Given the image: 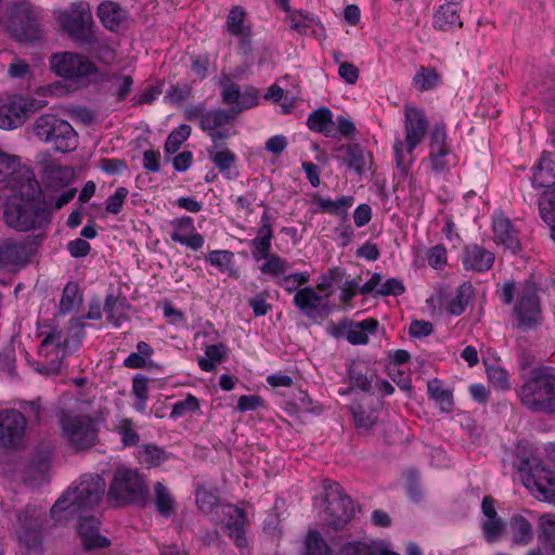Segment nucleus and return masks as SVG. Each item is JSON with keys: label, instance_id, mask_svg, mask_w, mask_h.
Segmentation results:
<instances>
[{"label": "nucleus", "instance_id": "obj_1", "mask_svg": "<svg viewBox=\"0 0 555 555\" xmlns=\"http://www.w3.org/2000/svg\"><path fill=\"white\" fill-rule=\"evenodd\" d=\"M105 490V482L99 475H85L69 487L51 507V517L62 522L78 512L99 504Z\"/></svg>", "mask_w": 555, "mask_h": 555}, {"label": "nucleus", "instance_id": "obj_2", "mask_svg": "<svg viewBox=\"0 0 555 555\" xmlns=\"http://www.w3.org/2000/svg\"><path fill=\"white\" fill-rule=\"evenodd\" d=\"M516 456L525 487L535 499L555 505V473L543 465L531 447L518 444Z\"/></svg>", "mask_w": 555, "mask_h": 555}, {"label": "nucleus", "instance_id": "obj_3", "mask_svg": "<svg viewBox=\"0 0 555 555\" xmlns=\"http://www.w3.org/2000/svg\"><path fill=\"white\" fill-rule=\"evenodd\" d=\"M496 293L503 304L513 305V314L518 327L528 330L539 323L540 298L533 283L518 285L514 281H505Z\"/></svg>", "mask_w": 555, "mask_h": 555}, {"label": "nucleus", "instance_id": "obj_4", "mask_svg": "<svg viewBox=\"0 0 555 555\" xmlns=\"http://www.w3.org/2000/svg\"><path fill=\"white\" fill-rule=\"evenodd\" d=\"M428 120L424 111L411 105L404 106V141L397 138L393 143V153L397 168L406 176L415 162L414 150L420 145L427 131Z\"/></svg>", "mask_w": 555, "mask_h": 555}, {"label": "nucleus", "instance_id": "obj_5", "mask_svg": "<svg viewBox=\"0 0 555 555\" xmlns=\"http://www.w3.org/2000/svg\"><path fill=\"white\" fill-rule=\"evenodd\" d=\"M521 403L533 412H555V374L550 369L533 372L519 389Z\"/></svg>", "mask_w": 555, "mask_h": 555}, {"label": "nucleus", "instance_id": "obj_6", "mask_svg": "<svg viewBox=\"0 0 555 555\" xmlns=\"http://www.w3.org/2000/svg\"><path fill=\"white\" fill-rule=\"evenodd\" d=\"M59 423L62 438L76 451L88 450L96 443V424L82 411H62L59 415Z\"/></svg>", "mask_w": 555, "mask_h": 555}, {"label": "nucleus", "instance_id": "obj_7", "mask_svg": "<svg viewBox=\"0 0 555 555\" xmlns=\"http://www.w3.org/2000/svg\"><path fill=\"white\" fill-rule=\"evenodd\" d=\"M34 133L62 153H68L78 146L77 133L73 126L51 114L41 115L36 119Z\"/></svg>", "mask_w": 555, "mask_h": 555}, {"label": "nucleus", "instance_id": "obj_8", "mask_svg": "<svg viewBox=\"0 0 555 555\" xmlns=\"http://www.w3.org/2000/svg\"><path fill=\"white\" fill-rule=\"evenodd\" d=\"M107 494L118 504L139 503L145 500L147 486L138 469L119 466L114 473Z\"/></svg>", "mask_w": 555, "mask_h": 555}, {"label": "nucleus", "instance_id": "obj_9", "mask_svg": "<svg viewBox=\"0 0 555 555\" xmlns=\"http://www.w3.org/2000/svg\"><path fill=\"white\" fill-rule=\"evenodd\" d=\"M306 555H400L387 548L384 542H351L343 546L328 545L317 531H310L306 541Z\"/></svg>", "mask_w": 555, "mask_h": 555}, {"label": "nucleus", "instance_id": "obj_10", "mask_svg": "<svg viewBox=\"0 0 555 555\" xmlns=\"http://www.w3.org/2000/svg\"><path fill=\"white\" fill-rule=\"evenodd\" d=\"M7 224L18 231L38 229L49 222V210L39 202H24L23 198H9L4 208Z\"/></svg>", "mask_w": 555, "mask_h": 555}, {"label": "nucleus", "instance_id": "obj_11", "mask_svg": "<svg viewBox=\"0 0 555 555\" xmlns=\"http://www.w3.org/2000/svg\"><path fill=\"white\" fill-rule=\"evenodd\" d=\"M324 491L325 507L320 513V518L330 527L343 528L353 516V502L337 482L326 480Z\"/></svg>", "mask_w": 555, "mask_h": 555}, {"label": "nucleus", "instance_id": "obj_12", "mask_svg": "<svg viewBox=\"0 0 555 555\" xmlns=\"http://www.w3.org/2000/svg\"><path fill=\"white\" fill-rule=\"evenodd\" d=\"M60 26L75 40L90 42L92 15L86 2L73 3L68 10L55 12Z\"/></svg>", "mask_w": 555, "mask_h": 555}, {"label": "nucleus", "instance_id": "obj_13", "mask_svg": "<svg viewBox=\"0 0 555 555\" xmlns=\"http://www.w3.org/2000/svg\"><path fill=\"white\" fill-rule=\"evenodd\" d=\"M53 73L75 82H81L96 73V66L86 56L74 52H57L50 59Z\"/></svg>", "mask_w": 555, "mask_h": 555}, {"label": "nucleus", "instance_id": "obj_14", "mask_svg": "<svg viewBox=\"0 0 555 555\" xmlns=\"http://www.w3.org/2000/svg\"><path fill=\"white\" fill-rule=\"evenodd\" d=\"M44 103L20 94L10 96L0 105V129L12 130L21 127L28 114L42 108Z\"/></svg>", "mask_w": 555, "mask_h": 555}, {"label": "nucleus", "instance_id": "obj_15", "mask_svg": "<svg viewBox=\"0 0 555 555\" xmlns=\"http://www.w3.org/2000/svg\"><path fill=\"white\" fill-rule=\"evenodd\" d=\"M211 520L224 526L230 539L233 540L237 547L244 548L247 546V539L244 532L246 522L244 509L236 505L223 504L219 511H216V516Z\"/></svg>", "mask_w": 555, "mask_h": 555}, {"label": "nucleus", "instance_id": "obj_16", "mask_svg": "<svg viewBox=\"0 0 555 555\" xmlns=\"http://www.w3.org/2000/svg\"><path fill=\"white\" fill-rule=\"evenodd\" d=\"M451 147L447 143L443 125H436L430 132L428 164L435 172H443L450 168Z\"/></svg>", "mask_w": 555, "mask_h": 555}, {"label": "nucleus", "instance_id": "obj_17", "mask_svg": "<svg viewBox=\"0 0 555 555\" xmlns=\"http://www.w3.org/2000/svg\"><path fill=\"white\" fill-rule=\"evenodd\" d=\"M25 434V416L16 410L0 412V447L18 446Z\"/></svg>", "mask_w": 555, "mask_h": 555}, {"label": "nucleus", "instance_id": "obj_18", "mask_svg": "<svg viewBox=\"0 0 555 555\" xmlns=\"http://www.w3.org/2000/svg\"><path fill=\"white\" fill-rule=\"evenodd\" d=\"M16 534L21 542L34 546L39 542L42 526V512L36 507H27L17 514Z\"/></svg>", "mask_w": 555, "mask_h": 555}, {"label": "nucleus", "instance_id": "obj_19", "mask_svg": "<svg viewBox=\"0 0 555 555\" xmlns=\"http://www.w3.org/2000/svg\"><path fill=\"white\" fill-rule=\"evenodd\" d=\"M66 338L62 331L52 330L41 341L39 354L51 358V363L46 367L47 374H55L61 370L62 360L65 357Z\"/></svg>", "mask_w": 555, "mask_h": 555}, {"label": "nucleus", "instance_id": "obj_20", "mask_svg": "<svg viewBox=\"0 0 555 555\" xmlns=\"http://www.w3.org/2000/svg\"><path fill=\"white\" fill-rule=\"evenodd\" d=\"M170 227L172 228L170 238L173 242L184 245L192 250H198L204 246L205 240L202 234L196 232L192 217L176 218L170 221Z\"/></svg>", "mask_w": 555, "mask_h": 555}, {"label": "nucleus", "instance_id": "obj_21", "mask_svg": "<svg viewBox=\"0 0 555 555\" xmlns=\"http://www.w3.org/2000/svg\"><path fill=\"white\" fill-rule=\"evenodd\" d=\"M493 238L498 245L503 246L505 250L516 254L520 250V241L518 232L512 223V220L503 214H495L492 220Z\"/></svg>", "mask_w": 555, "mask_h": 555}, {"label": "nucleus", "instance_id": "obj_22", "mask_svg": "<svg viewBox=\"0 0 555 555\" xmlns=\"http://www.w3.org/2000/svg\"><path fill=\"white\" fill-rule=\"evenodd\" d=\"M377 326L378 322L375 319L369 318L361 322L341 323L332 334L335 337L344 334L351 345H365L369 341V336L376 332Z\"/></svg>", "mask_w": 555, "mask_h": 555}, {"label": "nucleus", "instance_id": "obj_23", "mask_svg": "<svg viewBox=\"0 0 555 555\" xmlns=\"http://www.w3.org/2000/svg\"><path fill=\"white\" fill-rule=\"evenodd\" d=\"M42 181L47 189L57 191L69 185L75 178V171L69 166H61L54 160L47 159L41 164Z\"/></svg>", "mask_w": 555, "mask_h": 555}, {"label": "nucleus", "instance_id": "obj_24", "mask_svg": "<svg viewBox=\"0 0 555 555\" xmlns=\"http://www.w3.org/2000/svg\"><path fill=\"white\" fill-rule=\"evenodd\" d=\"M99 525V519L93 516L83 517L79 520L78 533L87 551L103 548L109 545L108 539L100 534Z\"/></svg>", "mask_w": 555, "mask_h": 555}, {"label": "nucleus", "instance_id": "obj_25", "mask_svg": "<svg viewBox=\"0 0 555 555\" xmlns=\"http://www.w3.org/2000/svg\"><path fill=\"white\" fill-rule=\"evenodd\" d=\"M494 262V254L477 244L464 248L462 263L466 270L483 272L489 270Z\"/></svg>", "mask_w": 555, "mask_h": 555}, {"label": "nucleus", "instance_id": "obj_26", "mask_svg": "<svg viewBox=\"0 0 555 555\" xmlns=\"http://www.w3.org/2000/svg\"><path fill=\"white\" fill-rule=\"evenodd\" d=\"M208 157L215 167L225 179H233L237 176L233 169L236 163L235 154L223 144H212L207 149Z\"/></svg>", "mask_w": 555, "mask_h": 555}, {"label": "nucleus", "instance_id": "obj_27", "mask_svg": "<svg viewBox=\"0 0 555 555\" xmlns=\"http://www.w3.org/2000/svg\"><path fill=\"white\" fill-rule=\"evenodd\" d=\"M98 16L103 26L112 31H118L127 26L128 13L115 2H103L98 8Z\"/></svg>", "mask_w": 555, "mask_h": 555}, {"label": "nucleus", "instance_id": "obj_28", "mask_svg": "<svg viewBox=\"0 0 555 555\" xmlns=\"http://www.w3.org/2000/svg\"><path fill=\"white\" fill-rule=\"evenodd\" d=\"M28 260L27 246L11 238L0 241V267L21 266Z\"/></svg>", "mask_w": 555, "mask_h": 555}, {"label": "nucleus", "instance_id": "obj_29", "mask_svg": "<svg viewBox=\"0 0 555 555\" xmlns=\"http://www.w3.org/2000/svg\"><path fill=\"white\" fill-rule=\"evenodd\" d=\"M228 31L241 40V48L246 52L249 49L251 30L245 23V12L238 8H233L227 18Z\"/></svg>", "mask_w": 555, "mask_h": 555}, {"label": "nucleus", "instance_id": "obj_30", "mask_svg": "<svg viewBox=\"0 0 555 555\" xmlns=\"http://www.w3.org/2000/svg\"><path fill=\"white\" fill-rule=\"evenodd\" d=\"M294 305L307 317L311 318L324 307V298L313 287L306 286L295 293Z\"/></svg>", "mask_w": 555, "mask_h": 555}, {"label": "nucleus", "instance_id": "obj_31", "mask_svg": "<svg viewBox=\"0 0 555 555\" xmlns=\"http://www.w3.org/2000/svg\"><path fill=\"white\" fill-rule=\"evenodd\" d=\"M552 154L544 152L539 163L533 167L532 185L534 188H551L555 185V172Z\"/></svg>", "mask_w": 555, "mask_h": 555}, {"label": "nucleus", "instance_id": "obj_32", "mask_svg": "<svg viewBox=\"0 0 555 555\" xmlns=\"http://www.w3.org/2000/svg\"><path fill=\"white\" fill-rule=\"evenodd\" d=\"M335 122L330 108L321 107L310 113L307 119V126L311 131L323 133L328 138H335Z\"/></svg>", "mask_w": 555, "mask_h": 555}, {"label": "nucleus", "instance_id": "obj_33", "mask_svg": "<svg viewBox=\"0 0 555 555\" xmlns=\"http://www.w3.org/2000/svg\"><path fill=\"white\" fill-rule=\"evenodd\" d=\"M103 309L106 312L107 321L113 326L119 327L129 318L130 305L125 298L107 295Z\"/></svg>", "mask_w": 555, "mask_h": 555}, {"label": "nucleus", "instance_id": "obj_34", "mask_svg": "<svg viewBox=\"0 0 555 555\" xmlns=\"http://www.w3.org/2000/svg\"><path fill=\"white\" fill-rule=\"evenodd\" d=\"M20 14L25 15V21L21 22V29L15 28L14 33L20 41H34L39 38V27L35 13L27 3L20 5Z\"/></svg>", "mask_w": 555, "mask_h": 555}, {"label": "nucleus", "instance_id": "obj_35", "mask_svg": "<svg viewBox=\"0 0 555 555\" xmlns=\"http://www.w3.org/2000/svg\"><path fill=\"white\" fill-rule=\"evenodd\" d=\"M459 9L451 4H442L434 15V27L449 31L462 27Z\"/></svg>", "mask_w": 555, "mask_h": 555}, {"label": "nucleus", "instance_id": "obj_36", "mask_svg": "<svg viewBox=\"0 0 555 555\" xmlns=\"http://www.w3.org/2000/svg\"><path fill=\"white\" fill-rule=\"evenodd\" d=\"M154 502L157 512L164 517H171L176 514L178 504L171 491L163 482L154 485Z\"/></svg>", "mask_w": 555, "mask_h": 555}, {"label": "nucleus", "instance_id": "obj_37", "mask_svg": "<svg viewBox=\"0 0 555 555\" xmlns=\"http://www.w3.org/2000/svg\"><path fill=\"white\" fill-rule=\"evenodd\" d=\"M474 297V287L470 283L461 284L454 295L449 299L447 311L452 315H461Z\"/></svg>", "mask_w": 555, "mask_h": 555}, {"label": "nucleus", "instance_id": "obj_38", "mask_svg": "<svg viewBox=\"0 0 555 555\" xmlns=\"http://www.w3.org/2000/svg\"><path fill=\"white\" fill-rule=\"evenodd\" d=\"M313 202L319 206L315 212H327L331 215L346 214L347 210L354 204L353 196H341L337 199L330 197L315 196Z\"/></svg>", "mask_w": 555, "mask_h": 555}, {"label": "nucleus", "instance_id": "obj_39", "mask_svg": "<svg viewBox=\"0 0 555 555\" xmlns=\"http://www.w3.org/2000/svg\"><path fill=\"white\" fill-rule=\"evenodd\" d=\"M195 501L198 509L207 516H210L212 519L216 516V511L220 509V504L218 494L209 490L205 487H199L195 493Z\"/></svg>", "mask_w": 555, "mask_h": 555}, {"label": "nucleus", "instance_id": "obj_40", "mask_svg": "<svg viewBox=\"0 0 555 555\" xmlns=\"http://www.w3.org/2000/svg\"><path fill=\"white\" fill-rule=\"evenodd\" d=\"M511 532L513 541L520 545H527L532 541L533 529L531 522L521 515L511 519Z\"/></svg>", "mask_w": 555, "mask_h": 555}, {"label": "nucleus", "instance_id": "obj_41", "mask_svg": "<svg viewBox=\"0 0 555 555\" xmlns=\"http://www.w3.org/2000/svg\"><path fill=\"white\" fill-rule=\"evenodd\" d=\"M350 412L358 429L367 431L378 421V412L375 409L364 408L362 404H352Z\"/></svg>", "mask_w": 555, "mask_h": 555}, {"label": "nucleus", "instance_id": "obj_42", "mask_svg": "<svg viewBox=\"0 0 555 555\" xmlns=\"http://www.w3.org/2000/svg\"><path fill=\"white\" fill-rule=\"evenodd\" d=\"M235 118L233 112H227L224 109L207 111L202 119L201 128L206 131H212L229 125Z\"/></svg>", "mask_w": 555, "mask_h": 555}, {"label": "nucleus", "instance_id": "obj_43", "mask_svg": "<svg viewBox=\"0 0 555 555\" xmlns=\"http://www.w3.org/2000/svg\"><path fill=\"white\" fill-rule=\"evenodd\" d=\"M205 356L198 359V366L204 372H212L216 370L217 363L225 358L227 347L224 344L209 345L205 349Z\"/></svg>", "mask_w": 555, "mask_h": 555}, {"label": "nucleus", "instance_id": "obj_44", "mask_svg": "<svg viewBox=\"0 0 555 555\" xmlns=\"http://www.w3.org/2000/svg\"><path fill=\"white\" fill-rule=\"evenodd\" d=\"M262 259L264 262L260 267V272L274 280H280L289 269L287 260L276 254H270Z\"/></svg>", "mask_w": 555, "mask_h": 555}, {"label": "nucleus", "instance_id": "obj_45", "mask_svg": "<svg viewBox=\"0 0 555 555\" xmlns=\"http://www.w3.org/2000/svg\"><path fill=\"white\" fill-rule=\"evenodd\" d=\"M539 541L551 547L552 555H555V515L545 514L539 518Z\"/></svg>", "mask_w": 555, "mask_h": 555}, {"label": "nucleus", "instance_id": "obj_46", "mask_svg": "<svg viewBox=\"0 0 555 555\" xmlns=\"http://www.w3.org/2000/svg\"><path fill=\"white\" fill-rule=\"evenodd\" d=\"M286 22L292 30L300 35H307L317 23L311 14L301 11L294 12L289 9H287Z\"/></svg>", "mask_w": 555, "mask_h": 555}, {"label": "nucleus", "instance_id": "obj_47", "mask_svg": "<svg viewBox=\"0 0 555 555\" xmlns=\"http://www.w3.org/2000/svg\"><path fill=\"white\" fill-rule=\"evenodd\" d=\"M10 198H23L24 202H39L46 205L39 182L31 177H27L26 181L20 186L18 193Z\"/></svg>", "mask_w": 555, "mask_h": 555}, {"label": "nucleus", "instance_id": "obj_48", "mask_svg": "<svg viewBox=\"0 0 555 555\" xmlns=\"http://www.w3.org/2000/svg\"><path fill=\"white\" fill-rule=\"evenodd\" d=\"M427 389L430 398L435 400L443 410H450L453 404L452 392L443 388L441 382L437 378L427 383Z\"/></svg>", "mask_w": 555, "mask_h": 555}, {"label": "nucleus", "instance_id": "obj_49", "mask_svg": "<svg viewBox=\"0 0 555 555\" xmlns=\"http://www.w3.org/2000/svg\"><path fill=\"white\" fill-rule=\"evenodd\" d=\"M338 150L345 151V163L349 168L356 170L357 172L363 171L366 165V153L361 146L358 144L343 145Z\"/></svg>", "mask_w": 555, "mask_h": 555}, {"label": "nucleus", "instance_id": "obj_50", "mask_svg": "<svg viewBox=\"0 0 555 555\" xmlns=\"http://www.w3.org/2000/svg\"><path fill=\"white\" fill-rule=\"evenodd\" d=\"M116 431L124 447H135L139 444L140 436L132 420L121 418L116 425Z\"/></svg>", "mask_w": 555, "mask_h": 555}, {"label": "nucleus", "instance_id": "obj_51", "mask_svg": "<svg viewBox=\"0 0 555 555\" xmlns=\"http://www.w3.org/2000/svg\"><path fill=\"white\" fill-rule=\"evenodd\" d=\"M191 134V127L188 125H180L178 128L173 129L166 142H165V152L168 155H172L179 151L182 143L188 140Z\"/></svg>", "mask_w": 555, "mask_h": 555}, {"label": "nucleus", "instance_id": "obj_52", "mask_svg": "<svg viewBox=\"0 0 555 555\" xmlns=\"http://www.w3.org/2000/svg\"><path fill=\"white\" fill-rule=\"evenodd\" d=\"M138 459L141 464L152 467L162 464L166 460V454L157 446L146 444L138 451Z\"/></svg>", "mask_w": 555, "mask_h": 555}, {"label": "nucleus", "instance_id": "obj_53", "mask_svg": "<svg viewBox=\"0 0 555 555\" xmlns=\"http://www.w3.org/2000/svg\"><path fill=\"white\" fill-rule=\"evenodd\" d=\"M199 412V400L193 395H188V397L184 400L178 401L173 404L172 410L170 412V418L177 420L179 417L186 415L188 413Z\"/></svg>", "mask_w": 555, "mask_h": 555}, {"label": "nucleus", "instance_id": "obj_54", "mask_svg": "<svg viewBox=\"0 0 555 555\" xmlns=\"http://www.w3.org/2000/svg\"><path fill=\"white\" fill-rule=\"evenodd\" d=\"M234 254L230 250H212L206 260L220 272H230L233 267Z\"/></svg>", "mask_w": 555, "mask_h": 555}, {"label": "nucleus", "instance_id": "obj_55", "mask_svg": "<svg viewBox=\"0 0 555 555\" xmlns=\"http://www.w3.org/2000/svg\"><path fill=\"white\" fill-rule=\"evenodd\" d=\"M413 81L418 90L427 91L438 85L439 76L434 68L421 67Z\"/></svg>", "mask_w": 555, "mask_h": 555}, {"label": "nucleus", "instance_id": "obj_56", "mask_svg": "<svg viewBox=\"0 0 555 555\" xmlns=\"http://www.w3.org/2000/svg\"><path fill=\"white\" fill-rule=\"evenodd\" d=\"M540 216L546 223H555V188L543 193L539 201Z\"/></svg>", "mask_w": 555, "mask_h": 555}, {"label": "nucleus", "instance_id": "obj_57", "mask_svg": "<svg viewBox=\"0 0 555 555\" xmlns=\"http://www.w3.org/2000/svg\"><path fill=\"white\" fill-rule=\"evenodd\" d=\"M487 375L489 382L496 389L506 390L509 388L508 373L501 366L490 365L487 366Z\"/></svg>", "mask_w": 555, "mask_h": 555}, {"label": "nucleus", "instance_id": "obj_58", "mask_svg": "<svg viewBox=\"0 0 555 555\" xmlns=\"http://www.w3.org/2000/svg\"><path fill=\"white\" fill-rule=\"evenodd\" d=\"M259 103V93L255 88H246L244 91H241V96L236 104V107H232L233 114L235 116L245 109L257 106Z\"/></svg>", "mask_w": 555, "mask_h": 555}, {"label": "nucleus", "instance_id": "obj_59", "mask_svg": "<svg viewBox=\"0 0 555 555\" xmlns=\"http://www.w3.org/2000/svg\"><path fill=\"white\" fill-rule=\"evenodd\" d=\"M504 522L498 516L486 518L482 522V530L488 542L496 541L502 534Z\"/></svg>", "mask_w": 555, "mask_h": 555}, {"label": "nucleus", "instance_id": "obj_60", "mask_svg": "<svg viewBox=\"0 0 555 555\" xmlns=\"http://www.w3.org/2000/svg\"><path fill=\"white\" fill-rule=\"evenodd\" d=\"M309 274L307 272H296L291 274H284L279 280V285L282 286L287 293L295 292L300 285L306 284L309 281Z\"/></svg>", "mask_w": 555, "mask_h": 555}, {"label": "nucleus", "instance_id": "obj_61", "mask_svg": "<svg viewBox=\"0 0 555 555\" xmlns=\"http://www.w3.org/2000/svg\"><path fill=\"white\" fill-rule=\"evenodd\" d=\"M128 194L129 192L126 188H117L115 193L111 195L106 201V211L112 215L119 214Z\"/></svg>", "mask_w": 555, "mask_h": 555}, {"label": "nucleus", "instance_id": "obj_62", "mask_svg": "<svg viewBox=\"0 0 555 555\" xmlns=\"http://www.w3.org/2000/svg\"><path fill=\"white\" fill-rule=\"evenodd\" d=\"M77 286L75 284H68L63 291L59 312L64 314L70 311L77 301Z\"/></svg>", "mask_w": 555, "mask_h": 555}, {"label": "nucleus", "instance_id": "obj_63", "mask_svg": "<svg viewBox=\"0 0 555 555\" xmlns=\"http://www.w3.org/2000/svg\"><path fill=\"white\" fill-rule=\"evenodd\" d=\"M133 80L129 75L114 76L113 85L115 87V93L119 101H122L131 92Z\"/></svg>", "mask_w": 555, "mask_h": 555}, {"label": "nucleus", "instance_id": "obj_64", "mask_svg": "<svg viewBox=\"0 0 555 555\" xmlns=\"http://www.w3.org/2000/svg\"><path fill=\"white\" fill-rule=\"evenodd\" d=\"M25 423L38 424L41 420L42 408L39 400L26 402L23 406Z\"/></svg>", "mask_w": 555, "mask_h": 555}]
</instances>
